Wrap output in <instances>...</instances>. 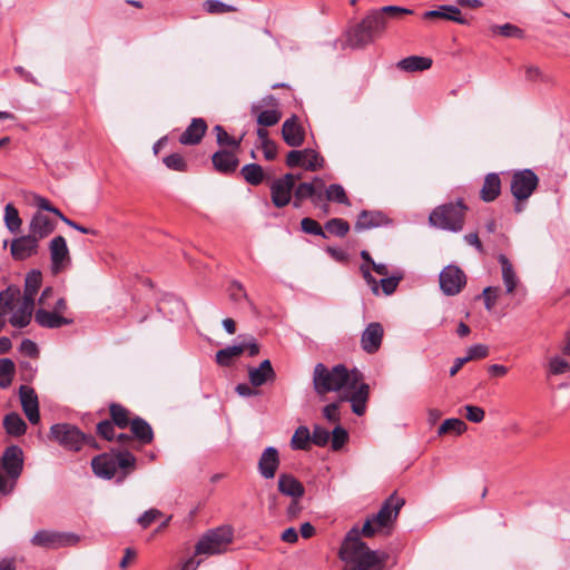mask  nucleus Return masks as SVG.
Listing matches in <instances>:
<instances>
[{
	"mask_svg": "<svg viewBox=\"0 0 570 570\" xmlns=\"http://www.w3.org/2000/svg\"><path fill=\"white\" fill-rule=\"evenodd\" d=\"M51 272L55 275L66 271L71 265V256L63 236H56L49 243Z\"/></svg>",
	"mask_w": 570,
	"mask_h": 570,
	"instance_id": "obj_11",
	"label": "nucleus"
},
{
	"mask_svg": "<svg viewBox=\"0 0 570 570\" xmlns=\"http://www.w3.org/2000/svg\"><path fill=\"white\" fill-rule=\"evenodd\" d=\"M549 373L551 375H561L570 371V363L560 356H553L549 360Z\"/></svg>",
	"mask_w": 570,
	"mask_h": 570,
	"instance_id": "obj_50",
	"label": "nucleus"
},
{
	"mask_svg": "<svg viewBox=\"0 0 570 570\" xmlns=\"http://www.w3.org/2000/svg\"><path fill=\"white\" fill-rule=\"evenodd\" d=\"M301 227L302 230L306 234L322 236L323 238L327 237L322 226L313 218H303L301 220Z\"/></svg>",
	"mask_w": 570,
	"mask_h": 570,
	"instance_id": "obj_52",
	"label": "nucleus"
},
{
	"mask_svg": "<svg viewBox=\"0 0 570 570\" xmlns=\"http://www.w3.org/2000/svg\"><path fill=\"white\" fill-rule=\"evenodd\" d=\"M404 504L405 500L394 492L384 501L380 511L364 522L361 532L357 528L347 532L338 551V557L344 562L342 570H383L385 559L371 550L360 535L362 533L372 538L384 528L391 527Z\"/></svg>",
	"mask_w": 570,
	"mask_h": 570,
	"instance_id": "obj_1",
	"label": "nucleus"
},
{
	"mask_svg": "<svg viewBox=\"0 0 570 570\" xmlns=\"http://www.w3.org/2000/svg\"><path fill=\"white\" fill-rule=\"evenodd\" d=\"M115 424L110 420L101 421L97 424V434L107 441L116 439Z\"/></svg>",
	"mask_w": 570,
	"mask_h": 570,
	"instance_id": "obj_55",
	"label": "nucleus"
},
{
	"mask_svg": "<svg viewBox=\"0 0 570 570\" xmlns=\"http://www.w3.org/2000/svg\"><path fill=\"white\" fill-rule=\"evenodd\" d=\"M129 426L134 436L141 444H149L154 440L153 429L144 419L139 416L134 417Z\"/></svg>",
	"mask_w": 570,
	"mask_h": 570,
	"instance_id": "obj_29",
	"label": "nucleus"
},
{
	"mask_svg": "<svg viewBox=\"0 0 570 570\" xmlns=\"http://www.w3.org/2000/svg\"><path fill=\"white\" fill-rule=\"evenodd\" d=\"M228 295L229 298L235 303H238L242 299L248 301V296L244 286L236 281L232 282L228 286Z\"/></svg>",
	"mask_w": 570,
	"mask_h": 570,
	"instance_id": "obj_57",
	"label": "nucleus"
},
{
	"mask_svg": "<svg viewBox=\"0 0 570 570\" xmlns=\"http://www.w3.org/2000/svg\"><path fill=\"white\" fill-rule=\"evenodd\" d=\"M56 228L55 223L45 214L36 213L29 225V233L41 240L49 236Z\"/></svg>",
	"mask_w": 570,
	"mask_h": 570,
	"instance_id": "obj_22",
	"label": "nucleus"
},
{
	"mask_svg": "<svg viewBox=\"0 0 570 570\" xmlns=\"http://www.w3.org/2000/svg\"><path fill=\"white\" fill-rule=\"evenodd\" d=\"M246 351V345H234L219 350L216 353V362L220 366H229L234 358L238 357Z\"/></svg>",
	"mask_w": 570,
	"mask_h": 570,
	"instance_id": "obj_34",
	"label": "nucleus"
},
{
	"mask_svg": "<svg viewBox=\"0 0 570 570\" xmlns=\"http://www.w3.org/2000/svg\"><path fill=\"white\" fill-rule=\"evenodd\" d=\"M20 296V289L17 287H8L0 293V314L4 316L14 307V302Z\"/></svg>",
	"mask_w": 570,
	"mask_h": 570,
	"instance_id": "obj_37",
	"label": "nucleus"
},
{
	"mask_svg": "<svg viewBox=\"0 0 570 570\" xmlns=\"http://www.w3.org/2000/svg\"><path fill=\"white\" fill-rule=\"evenodd\" d=\"M501 191V179L498 174L491 173L488 174L484 178L483 186L480 190V198L490 203L493 202Z\"/></svg>",
	"mask_w": 570,
	"mask_h": 570,
	"instance_id": "obj_28",
	"label": "nucleus"
},
{
	"mask_svg": "<svg viewBox=\"0 0 570 570\" xmlns=\"http://www.w3.org/2000/svg\"><path fill=\"white\" fill-rule=\"evenodd\" d=\"M402 279V276H391V277H384L381 279L380 285L382 287V291L385 295H391L395 292L400 281Z\"/></svg>",
	"mask_w": 570,
	"mask_h": 570,
	"instance_id": "obj_63",
	"label": "nucleus"
},
{
	"mask_svg": "<svg viewBox=\"0 0 570 570\" xmlns=\"http://www.w3.org/2000/svg\"><path fill=\"white\" fill-rule=\"evenodd\" d=\"M326 200L330 202H336L340 204H348V198L345 193V189L342 185L338 184H332L328 186V188L325 191Z\"/></svg>",
	"mask_w": 570,
	"mask_h": 570,
	"instance_id": "obj_46",
	"label": "nucleus"
},
{
	"mask_svg": "<svg viewBox=\"0 0 570 570\" xmlns=\"http://www.w3.org/2000/svg\"><path fill=\"white\" fill-rule=\"evenodd\" d=\"M35 321L42 327L46 328H59L65 325L72 323V320L57 315L55 312H48L46 309H38L35 314Z\"/></svg>",
	"mask_w": 570,
	"mask_h": 570,
	"instance_id": "obj_27",
	"label": "nucleus"
},
{
	"mask_svg": "<svg viewBox=\"0 0 570 570\" xmlns=\"http://www.w3.org/2000/svg\"><path fill=\"white\" fill-rule=\"evenodd\" d=\"M361 380L357 371L350 372L342 364L330 368L323 363H317L313 371V386L318 395L338 392L340 401H348L353 413L360 416L366 411L370 392L368 385Z\"/></svg>",
	"mask_w": 570,
	"mask_h": 570,
	"instance_id": "obj_2",
	"label": "nucleus"
},
{
	"mask_svg": "<svg viewBox=\"0 0 570 570\" xmlns=\"http://www.w3.org/2000/svg\"><path fill=\"white\" fill-rule=\"evenodd\" d=\"M304 149L303 150H291L286 156V165L291 168L303 167L304 168Z\"/></svg>",
	"mask_w": 570,
	"mask_h": 570,
	"instance_id": "obj_64",
	"label": "nucleus"
},
{
	"mask_svg": "<svg viewBox=\"0 0 570 570\" xmlns=\"http://www.w3.org/2000/svg\"><path fill=\"white\" fill-rule=\"evenodd\" d=\"M14 375V363L10 358L0 360V386L8 387Z\"/></svg>",
	"mask_w": 570,
	"mask_h": 570,
	"instance_id": "obj_44",
	"label": "nucleus"
},
{
	"mask_svg": "<svg viewBox=\"0 0 570 570\" xmlns=\"http://www.w3.org/2000/svg\"><path fill=\"white\" fill-rule=\"evenodd\" d=\"M342 401L333 402L324 406L323 415L331 423H337L341 420L340 416V403Z\"/></svg>",
	"mask_w": 570,
	"mask_h": 570,
	"instance_id": "obj_60",
	"label": "nucleus"
},
{
	"mask_svg": "<svg viewBox=\"0 0 570 570\" xmlns=\"http://www.w3.org/2000/svg\"><path fill=\"white\" fill-rule=\"evenodd\" d=\"M19 396L22 410L31 424H37L40 421L39 403L35 390L27 385H21L19 389Z\"/></svg>",
	"mask_w": 570,
	"mask_h": 570,
	"instance_id": "obj_16",
	"label": "nucleus"
},
{
	"mask_svg": "<svg viewBox=\"0 0 570 570\" xmlns=\"http://www.w3.org/2000/svg\"><path fill=\"white\" fill-rule=\"evenodd\" d=\"M4 223L11 233L18 232L22 225L19 213L12 204H7L4 207Z\"/></svg>",
	"mask_w": 570,
	"mask_h": 570,
	"instance_id": "obj_41",
	"label": "nucleus"
},
{
	"mask_svg": "<svg viewBox=\"0 0 570 570\" xmlns=\"http://www.w3.org/2000/svg\"><path fill=\"white\" fill-rule=\"evenodd\" d=\"M3 426L8 434L20 436L26 433L27 424L18 413H9L3 419Z\"/></svg>",
	"mask_w": 570,
	"mask_h": 570,
	"instance_id": "obj_33",
	"label": "nucleus"
},
{
	"mask_svg": "<svg viewBox=\"0 0 570 570\" xmlns=\"http://www.w3.org/2000/svg\"><path fill=\"white\" fill-rule=\"evenodd\" d=\"M325 229L333 235L344 237L350 230V225L342 218H332L325 224Z\"/></svg>",
	"mask_w": 570,
	"mask_h": 570,
	"instance_id": "obj_48",
	"label": "nucleus"
},
{
	"mask_svg": "<svg viewBox=\"0 0 570 570\" xmlns=\"http://www.w3.org/2000/svg\"><path fill=\"white\" fill-rule=\"evenodd\" d=\"M234 532L228 525L208 530L195 546L196 556H214L224 553L233 542Z\"/></svg>",
	"mask_w": 570,
	"mask_h": 570,
	"instance_id": "obj_6",
	"label": "nucleus"
},
{
	"mask_svg": "<svg viewBox=\"0 0 570 570\" xmlns=\"http://www.w3.org/2000/svg\"><path fill=\"white\" fill-rule=\"evenodd\" d=\"M412 13V10L397 6H385L372 10L360 23L350 29L347 43L352 48H364L384 33L387 18H400Z\"/></svg>",
	"mask_w": 570,
	"mask_h": 570,
	"instance_id": "obj_3",
	"label": "nucleus"
},
{
	"mask_svg": "<svg viewBox=\"0 0 570 570\" xmlns=\"http://www.w3.org/2000/svg\"><path fill=\"white\" fill-rule=\"evenodd\" d=\"M39 242L30 233L11 242L10 252L16 261H24L38 253Z\"/></svg>",
	"mask_w": 570,
	"mask_h": 570,
	"instance_id": "obj_14",
	"label": "nucleus"
},
{
	"mask_svg": "<svg viewBox=\"0 0 570 570\" xmlns=\"http://www.w3.org/2000/svg\"><path fill=\"white\" fill-rule=\"evenodd\" d=\"M499 262L502 267V278L507 287V292L512 294L517 287V277L512 264L504 255H500Z\"/></svg>",
	"mask_w": 570,
	"mask_h": 570,
	"instance_id": "obj_36",
	"label": "nucleus"
},
{
	"mask_svg": "<svg viewBox=\"0 0 570 570\" xmlns=\"http://www.w3.org/2000/svg\"><path fill=\"white\" fill-rule=\"evenodd\" d=\"M35 307V301L22 297V302L14 314L10 317L9 323L14 327H26L30 324Z\"/></svg>",
	"mask_w": 570,
	"mask_h": 570,
	"instance_id": "obj_25",
	"label": "nucleus"
},
{
	"mask_svg": "<svg viewBox=\"0 0 570 570\" xmlns=\"http://www.w3.org/2000/svg\"><path fill=\"white\" fill-rule=\"evenodd\" d=\"M493 33H499L505 38H523L524 31L515 24L504 23L502 26H493L491 28Z\"/></svg>",
	"mask_w": 570,
	"mask_h": 570,
	"instance_id": "obj_47",
	"label": "nucleus"
},
{
	"mask_svg": "<svg viewBox=\"0 0 570 570\" xmlns=\"http://www.w3.org/2000/svg\"><path fill=\"white\" fill-rule=\"evenodd\" d=\"M42 276L38 271L30 272L26 277L23 297L35 301V296L41 286Z\"/></svg>",
	"mask_w": 570,
	"mask_h": 570,
	"instance_id": "obj_38",
	"label": "nucleus"
},
{
	"mask_svg": "<svg viewBox=\"0 0 570 570\" xmlns=\"http://www.w3.org/2000/svg\"><path fill=\"white\" fill-rule=\"evenodd\" d=\"M119 444L118 449H111L108 453L95 456L91 461V468L95 474L102 479H111L121 471L119 481L124 480L136 466V458L129 451L134 444L131 435L120 433L115 439Z\"/></svg>",
	"mask_w": 570,
	"mask_h": 570,
	"instance_id": "obj_4",
	"label": "nucleus"
},
{
	"mask_svg": "<svg viewBox=\"0 0 570 570\" xmlns=\"http://www.w3.org/2000/svg\"><path fill=\"white\" fill-rule=\"evenodd\" d=\"M316 186L323 188L324 181L321 178H315L313 183H301L297 187H295L294 206L299 207L303 200L311 198V196H314Z\"/></svg>",
	"mask_w": 570,
	"mask_h": 570,
	"instance_id": "obj_31",
	"label": "nucleus"
},
{
	"mask_svg": "<svg viewBox=\"0 0 570 570\" xmlns=\"http://www.w3.org/2000/svg\"><path fill=\"white\" fill-rule=\"evenodd\" d=\"M109 414L111 422L119 429H126L130 425L134 417L130 416L128 409L118 403H111L109 405Z\"/></svg>",
	"mask_w": 570,
	"mask_h": 570,
	"instance_id": "obj_32",
	"label": "nucleus"
},
{
	"mask_svg": "<svg viewBox=\"0 0 570 570\" xmlns=\"http://www.w3.org/2000/svg\"><path fill=\"white\" fill-rule=\"evenodd\" d=\"M165 165L173 170L185 171L186 161L180 154H171L164 158Z\"/></svg>",
	"mask_w": 570,
	"mask_h": 570,
	"instance_id": "obj_58",
	"label": "nucleus"
},
{
	"mask_svg": "<svg viewBox=\"0 0 570 570\" xmlns=\"http://www.w3.org/2000/svg\"><path fill=\"white\" fill-rule=\"evenodd\" d=\"M432 59L429 57L410 56L397 62V68L406 72L424 71L432 67Z\"/></svg>",
	"mask_w": 570,
	"mask_h": 570,
	"instance_id": "obj_30",
	"label": "nucleus"
},
{
	"mask_svg": "<svg viewBox=\"0 0 570 570\" xmlns=\"http://www.w3.org/2000/svg\"><path fill=\"white\" fill-rule=\"evenodd\" d=\"M539 185V177L531 169H522L513 173L511 178V194L517 199L514 210H523V202L528 200Z\"/></svg>",
	"mask_w": 570,
	"mask_h": 570,
	"instance_id": "obj_8",
	"label": "nucleus"
},
{
	"mask_svg": "<svg viewBox=\"0 0 570 570\" xmlns=\"http://www.w3.org/2000/svg\"><path fill=\"white\" fill-rule=\"evenodd\" d=\"M78 542L79 537L77 534L48 530L38 531L31 538L32 546L46 549L75 546Z\"/></svg>",
	"mask_w": 570,
	"mask_h": 570,
	"instance_id": "obj_9",
	"label": "nucleus"
},
{
	"mask_svg": "<svg viewBox=\"0 0 570 570\" xmlns=\"http://www.w3.org/2000/svg\"><path fill=\"white\" fill-rule=\"evenodd\" d=\"M489 355V347L484 344H476L468 350V355L464 356L468 362L475 360H483Z\"/></svg>",
	"mask_w": 570,
	"mask_h": 570,
	"instance_id": "obj_59",
	"label": "nucleus"
},
{
	"mask_svg": "<svg viewBox=\"0 0 570 570\" xmlns=\"http://www.w3.org/2000/svg\"><path fill=\"white\" fill-rule=\"evenodd\" d=\"M331 433L321 425H315L311 434V442L317 446H325L330 442Z\"/></svg>",
	"mask_w": 570,
	"mask_h": 570,
	"instance_id": "obj_53",
	"label": "nucleus"
},
{
	"mask_svg": "<svg viewBox=\"0 0 570 570\" xmlns=\"http://www.w3.org/2000/svg\"><path fill=\"white\" fill-rule=\"evenodd\" d=\"M389 223V218L381 212L363 210L357 217L355 229H370L382 225H387Z\"/></svg>",
	"mask_w": 570,
	"mask_h": 570,
	"instance_id": "obj_26",
	"label": "nucleus"
},
{
	"mask_svg": "<svg viewBox=\"0 0 570 570\" xmlns=\"http://www.w3.org/2000/svg\"><path fill=\"white\" fill-rule=\"evenodd\" d=\"M115 424L110 420L101 421L97 424V434L107 441L116 439Z\"/></svg>",
	"mask_w": 570,
	"mask_h": 570,
	"instance_id": "obj_56",
	"label": "nucleus"
},
{
	"mask_svg": "<svg viewBox=\"0 0 570 570\" xmlns=\"http://www.w3.org/2000/svg\"><path fill=\"white\" fill-rule=\"evenodd\" d=\"M214 131L216 132V140L220 146L227 145L232 147L234 151L239 148L243 136L239 139H235L230 137L220 125L215 126Z\"/></svg>",
	"mask_w": 570,
	"mask_h": 570,
	"instance_id": "obj_45",
	"label": "nucleus"
},
{
	"mask_svg": "<svg viewBox=\"0 0 570 570\" xmlns=\"http://www.w3.org/2000/svg\"><path fill=\"white\" fill-rule=\"evenodd\" d=\"M304 169L316 171L323 168L324 158L314 149H304Z\"/></svg>",
	"mask_w": 570,
	"mask_h": 570,
	"instance_id": "obj_42",
	"label": "nucleus"
},
{
	"mask_svg": "<svg viewBox=\"0 0 570 570\" xmlns=\"http://www.w3.org/2000/svg\"><path fill=\"white\" fill-rule=\"evenodd\" d=\"M240 175L246 183L257 186L265 179V174L261 165L247 164L240 169Z\"/></svg>",
	"mask_w": 570,
	"mask_h": 570,
	"instance_id": "obj_35",
	"label": "nucleus"
},
{
	"mask_svg": "<svg viewBox=\"0 0 570 570\" xmlns=\"http://www.w3.org/2000/svg\"><path fill=\"white\" fill-rule=\"evenodd\" d=\"M298 179H301V175L285 174L272 183L271 197L276 208H283L291 203L295 183Z\"/></svg>",
	"mask_w": 570,
	"mask_h": 570,
	"instance_id": "obj_10",
	"label": "nucleus"
},
{
	"mask_svg": "<svg viewBox=\"0 0 570 570\" xmlns=\"http://www.w3.org/2000/svg\"><path fill=\"white\" fill-rule=\"evenodd\" d=\"M277 489L282 494L292 499H301L305 493L303 483L288 473L279 474Z\"/></svg>",
	"mask_w": 570,
	"mask_h": 570,
	"instance_id": "obj_20",
	"label": "nucleus"
},
{
	"mask_svg": "<svg viewBox=\"0 0 570 570\" xmlns=\"http://www.w3.org/2000/svg\"><path fill=\"white\" fill-rule=\"evenodd\" d=\"M282 118V114L278 110H264L257 117V124L265 127L276 125Z\"/></svg>",
	"mask_w": 570,
	"mask_h": 570,
	"instance_id": "obj_51",
	"label": "nucleus"
},
{
	"mask_svg": "<svg viewBox=\"0 0 570 570\" xmlns=\"http://www.w3.org/2000/svg\"><path fill=\"white\" fill-rule=\"evenodd\" d=\"M465 283V274L458 266L449 265L440 274V287L445 295L459 294Z\"/></svg>",
	"mask_w": 570,
	"mask_h": 570,
	"instance_id": "obj_13",
	"label": "nucleus"
},
{
	"mask_svg": "<svg viewBox=\"0 0 570 570\" xmlns=\"http://www.w3.org/2000/svg\"><path fill=\"white\" fill-rule=\"evenodd\" d=\"M468 426L464 421L460 419H446L438 430L439 435H445L449 433H454L456 435H461L466 431Z\"/></svg>",
	"mask_w": 570,
	"mask_h": 570,
	"instance_id": "obj_40",
	"label": "nucleus"
},
{
	"mask_svg": "<svg viewBox=\"0 0 570 570\" xmlns=\"http://www.w3.org/2000/svg\"><path fill=\"white\" fill-rule=\"evenodd\" d=\"M466 210L468 207L461 199L455 203H448L434 208L430 214L429 222L438 228L460 232L464 226Z\"/></svg>",
	"mask_w": 570,
	"mask_h": 570,
	"instance_id": "obj_5",
	"label": "nucleus"
},
{
	"mask_svg": "<svg viewBox=\"0 0 570 570\" xmlns=\"http://www.w3.org/2000/svg\"><path fill=\"white\" fill-rule=\"evenodd\" d=\"M281 464L279 454L276 448H266L258 460V472L264 479H273Z\"/></svg>",
	"mask_w": 570,
	"mask_h": 570,
	"instance_id": "obj_18",
	"label": "nucleus"
},
{
	"mask_svg": "<svg viewBox=\"0 0 570 570\" xmlns=\"http://www.w3.org/2000/svg\"><path fill=\"white\" fill-rule=\"evenodd\" d=\"M311 432L306 426H298L294 432L291 445L293 449L308 450L311 448Z\"/></svg>",
	"mask_w": 570,
	"mask_h": 570,
	"instance_id": "obj_39",
	"label": "nucleus"
},
{
	"mask_svg": "<svg viewBox=\"0 0 570 570\" xmlns=\"http://www.w3.org/2000/svg\"><path fill=\"white\" fill-rule=\"evenodd\" d=\"M50 438L65 449L79 451L83 444L96 446L95 439L87 436L77 426L68 423H58L50 428Z\"/></svg>",
	"mask_w": 570,
	"mask_h": 570,
	"instance_id": "obj_7",
	"label": "nucleus"
},
{
	"mask_svg": "<svg viewBox=\"0 0 570 570\" xmlns=\"http://www.w3.org/2000/svg\"><path fill=\"white\" fill-rule=\"evenodd\" d=\"M384 335L383 326L377 323L373 322L367 325V327L362 333L361 337V345L362 348L368 353L373 354L379 351L382 344Z\"/></svg>",
	"mask_w": 570,
	"mask_h": 570,
	"instance_id": "obj_17",
	"label": "nucleus"
},
{
	"mask_svg": "<svg viewBox=\"0 0 570 570\" xmlns=\"http://www.w3.org/2000/svg\"><path fill=\"white\" fill-rule=\"evenodd\" d=\"M330 441L332 449L338 451L348 441V433L344 428L337 425L331 433Z\"/></svg>",
	"mask_w": 570,
	"mask_h": 570,
	"instance_id": "obj_49",
	"label": "nucleus"
},
{
	"mask_svg": "<svg viewBox=\"0 0 570 570\" xmlns=\"http://www.w3.org/2000/svg\"><path fill=\"white\" fill-rule=\"evenodd\" d=\"M204 10L209 14H224L229 12H236L237 8L219 0H206L203 3Z\"/></svg>",
	"mask_w": 570,
	"mask_h": 570,
	"instance_id": "obj_43",
	"label": "nucleus"
},
{
	"mask_svg": "<svg viewBox=\"0 0 570 570\" xmlns=\"http://www.w3.org/2000/svg\"><path fill=\"white\" fill-rule=\"evenodd\" d=\"M214 168L220 174H232L238 167L239 160L234 150L222 149L212 156Z\"/></svg>",
	"mask_w": 570,
	"mask_h": 570,
	"instance_id": "obj_19",
	"label": "nucleus"
},
{
	"mask_svg": "<svg viewBox=\"0 0 570 570\" xmlns=\"http://www.w3.org/2000/svg\"><path fill=\"white\" fill-rule=\"evenodd\" d=\"M276 374L269 360L263 361L258 367L248 370V379L254 387L264 385L268 381H273Z\"/></svg>",
	"mask_w": 570,
	"mask_h": 570,
	"instance_id": "obj_24",
	"label": "nucleus"
},
{
	"mask_svg": "<svg viewBox=\"0 0 570 570\" xmlns=\"http://www.w3.org/2000/svg\"><path fill=\"white\" fill-rule=\"evenodd\" d=\"M163 515V512L158 509H149L139 517L138 523L144 528H148L153 522L158 520Z\"/></svg>",
	"mask_w": 570,
	"mask_h": 570,
	"instance_id": "obj_62",
	"label": "nucleus"
},
{
	"mask_svg": "<svg viewBox=\"0 0 570 570\" xmlns=\"http://www.w3.org/2000/svg\"><path fill=\"white\" fill-rule=\"evenodd\" d=\"M465 419L472 423H480L484 420L485 412L482 407L468 404L464 406Z\"/></svg>",
	"mask_w": 570,
	"mask_h": 570,
	"instance_id": "obj_54",
	"label": "nucleus"
},
{
	"mask_svg": "<svg viewBox=\"0 0 570 570\" xmlns=\"http://www.w3.org/2000/svg\"><path fill=\"white\" fill-rule=\"evenodd\" d=\"M525 79L530 82L535 81H548V77L542 72V70L534 65H528L524 67Z\"/></svg>",
	"mask_w": 570,
	"mask_h": 570,
	"instance_id": "obj_61",
	"label": "nucleus"
},
{
	"mask_svg": "<svg viewBox=\"0 0 570 570\" xmlns=\"http://www.w3.org/2000/svg\"><path fill=\"white\" fill-rule=\"evenodd\" d=\"M423 18L429 19H445L460 24H468V20L461 14V10L455 6L444 4L440 6L436 10L424 12Z\"/></svg>",
	"mask_w": 570,
	"mask_h": 570,
	"instance_id": "obj_23",
	"label": "nucleus"
},
{
	"mask_svg": "<svg viewBox=\"0 0 570 570\" xmlns=\"http://www.w3.org/2000/svg\"><path fill=\"white\" fill-rule=\"evenodd\" d=\"M282 137L289 147H299L303 145L305 130L297 116H292L283 122Z\"/></svg>",
	"mask_w": 570,
	"mask_h": 570,
	"instance_id": "obj_15",
	"label": "nucleus"
},
{
	"mask_svg": "<svg viewBox=\"0 0 570 570\" xmlns=\"http://www.w3.org/2000/svg\"><path fill=\"white\" fill-rule=\"evenodd\" d=\"M23 470V452L18 445L8 446L0 459V471L17 482Z\"/></svg>",
	"mask_w": 570,
	"mask_h": 570,
	"instance_id": "obj_12",
	"label": "nucleus"
},
{
	"mask_svg": "<svg viewBox=\"0 0 570 570\" xmlns=\"http://www.w3.org/2000/svg\"><path fill=\"white\" fill-rule=\"evenodd\" d=\"M207 131V124L203 118H194L186 130L180 135L179 142L183 145H197L202 141Z\"/></svg>",
	"mask_w": 570,
	"mask_h": 570,
	"instance_id": "obj_21",
	"label": "nucleus"
}]
</instances>
